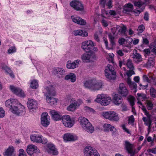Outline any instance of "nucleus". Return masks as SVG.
Listing matches in <instances>:
<instances>
[{
  "label": "nucleus",
  "mask_w": 156,
  "mask_h": 156,
  "mask_svg": "<svg viewBox=\"0 0 156 156\" xmlns=\"http://www.w3.org/2000/svg\"><path fill=\"white\" fill-rule=\"evenodd\" d=\"M137 95L138 96L137 100L143 101L147 98L146 95L144 94L137 93Z\"/></svg>",
  "instance_id": "obj_42"
},
{
  "label": "nucleus",
  "mask_w": 156,
  "mask_h": 156,
  "mask_svg": "<svg viewBox=\"0 0 156 156\" xmlns=\"http://www.w3.org/2000/svg\"><path fill=\"white\" fill-rule=\"evenodd\" d=\"M122 127L124 131L127 133L128 134H131L130 132L126 126L125 125L123 124L122 126Z\"/></svg>",
  "instance_id": "obj_59"
},
{
  "label": "nucleus",
  "mask_w": 156,
  "mask_h": 156,
  "mask_svg": "<svg viewBox=\"0 0 156 156\" xmlns=\"http://www.w3.org/2000/svg\"><path fill=\"white\" fill-rule=\"evenodd\" d=\"M1 66L2 69L5 70L6 72L7 71H9V72L10 71V69L9 68L7 65L5 63H2L1 64Z\"/></svg>",
  "instance_id": "obj_53"
},
{
  "label": "nucleus",
  "mask_w": 156,
  "mask_h": 156,
  "mask_svg": "<svg viewBox=\"0 0 156 156\" xmlns=\"http://www.w3.org/2000/svg\"><path fill=\"white\" fill-rule=\"evenodd\" d=\"M98 33L96 32L94 35V39L97 42H99L100 41L99 37H98Z\"/></svg>",
  "instance_id": "obj_56"
},
{
  "label": "nucleus",
  "mask_w": 156,
  "mask_h": 156,
  "mask_svg": "<svg viewBox=\"0 0 156 156\" xmlns=\"http://www.w3.org/2000/svg\"><path fill=\"white\" fill-rule=\"evenodd\" d=\"M50 114L52 118L55 120L58 121L62 119V116L61 113L54 110H51L50 112Z\"/></svg>",
  "instance_id": "obj_23"
},
{
  "label": "nucleus",
  "mask_w": 156,
  "mask_h": 156,
  "mask_svg": "<svg viewBox=\"0 0 156 156\" xmlns=\"http://www.w3.org/2000/svg\"><path fill=\"white\" fill-rule=\"evenodd\" d=\"M112 0H109L108 2L106 4L109 9H111L112 7Z\"/></svg>",
  "instance_id": "obj_64"
},
{
  "label": "nucleus",
  "mask_w": 156,
  "mask_h": 156,
  "mask_svg": "<svg viewBox=\"0 0 156 156\" xmlns=\"http://www.w3.org/2000/svg\"><path fill=\"white\" fill-rule=\"evenodd\" d=\"M36 150L38 152H40L39 151H38L37 147L32 144L28 145L26 150L27 154L30 156H32Z\"/></svg>",
  "instance_id": "obj_22"
},
{
  "label": "nucleus",
  "mask_w": 156,
  "mask_h": 156,
  "mask_svg": "<svg viewBox=\"0 0 156 156\" xmlns=\"http://www.w3.org/2000/svg\"><path fill=\"white\" fill-rule=\"evenodd\" d=\"M124 145L125 149L128 153L131 154L133 153V145L129 142L127 140L125 141Z\"/></svg>",
  "instance_id": "obj_27"
},
{
  "label": "nucleus",
  "mask_w": 156,
  "mask_h": 156,
  "mask_svg": "<svg viewBox=\"0 0 156 156\" xmlns=\"http://www.w3.org/2000/svg\"><path fill=\"white\" fill-rule=\"evenodd\" d=\"M84 109L87 112H88L94 113V110L92 108L88 107H85Z\"/></svg>",
  "instance_id": "obj_58"
},
{
  "label": "nucleus",
  "mask_w": 156,
  "mask_h": 156,
  "mask_svg": "<svg viewBox=\"0 0 156 156\" xmlns=\"http://www.w3.org/2000/svg\"><path fill=\"white\" fill-rule=\"evenodd\" d=\"M38 86V82L35 80H33L31 82L30 87L32 88L35 89Z\"/></svg>",
  "instance_id": "obj_39"
},
{
  "label": "nucleus",
  "mask_w": 156,
  "mask_h": 156,
  "mask_svg": "<svg viewBox=\"0 0 156 156\" xmlns=\"http://www.w3.org/2000/svg\"><path fill=\"white\" fill-rule=\"evenodd\" d=\"M128 100L129 103H130V105L133 106L134 104V101L135 99L132 96H129L128 98Z\"/></svg>",
  "instance_id": "obj_44"
},
{
  "label": "nucleus",
  "mask_w": 156,
  "mask_h": 156,
  "mask_svg": "<svg viewBox=\"0 0 156 156\" xmlns=\"http://www.w3.org/2000/svg\"><path fill=\"white\" fill-rule=\"evenodd\" d=\"M135 74V72L133 70L131 69L128 71L126 73V74L129 77H130L133 75Z\"/></svg>",
  "instance_id": "obj_61"
},
{
  "label": "nucleus",
  "mask_w": 156,
  "mask_h": 156,
  "mask_svg": "<svg viewBox=\"0 0 156 156\" xmlns=\"http://www.w3.org/2000/svg\"><path fill=\"white\" fill-rule=\"evenodd\" d=\"M62 122L66 127L71 128L74 125V122L71 119L70 116L68 115H64L62 118Z\"/></svg>",
  "instance_id": "obj_8"
},
{
  "label": "nucleus",
  "mask_w": 156,
  "mask_h": 156,
  "mask_svg": "<svg viewBox=\"0 0 156 156\" xmlns=\"http://www.w3.org/2000/svg\"><path fill=\"white\" fill-rule=\"evenodd\" d=\"M17 103H18V101L16 99H10L5 102V106L10 108L9 110L11 112V109L16 105Z\"/></svg>",
  "instance_id": "obj_21"
},
{
  "label": "nucleus",
  "mask_w": 156,
  "mask_h": 156,
  "mask_svg": "<svg viewBox=\"0 0 156 156\" xmlns=\"http://www.w3.org/2000/svg\"><path fill=\"white\" fill-rule=\"evenodd\" d=\"M133 9V6L132 4L129 3L126 4L123 7V12L124 13H127L131 12Z\"/></svg>",
  "instance_id": "obj_31"
},
{
  "label": "nucleus",
  "mask_w": 156,
  "mask_h": 156,
  "mask_svg": "<svg viewBox=\"0 0 156 156\" xmlns=\"http://www.w3.org/2000/svg\"><path fill=\"white\" fill-rule=\"evenodd\" d=\"M142 77L144 81L147 82L148 83H150V80L148 76L146 75H144Z\"/></svg>",
  "instance_id": "obj_52"
},
{
  "label": "nucleus",
  "mask_w": 156,
  "mask_h": 156,
  "mask_svg": "<svg viewBox=\"0 0 156 156\" xmlns=\"http://www.w3.org/2000/svg\"><path fill=\"white\" fill-rule=\"evenodd\" d=\"M102 115L105 119L111 121H117L119 119L118 114L113 111L103 112Z\"/></svg>",
  "instance_id": "obj_6"
},
{
  "label": "nucleus",
  "mask_w": 156,
  "mask_h": 156,
  "mask_svg": "<svg viewBox=\"0 0 156 156\" xmlns=\"http://www.w3.org/2000/svg\"><path fill=\"white\" fill-rule=\"evenodd\" d=\"M27 107L30 111H34L37 108V101L34 99H28L27 103Z\"/></svg>",
  "instance_id": "obj_16"
},
{
  "label": "nucleus",
  "mask_w": 156,
  "mask_h": 156,
  "mask_svg": "<svg viewBox=\"0 0 156 156\" xmlns=\"http://www.w3.org/2000/svg\"><path fill=\"white\" fill-rule=\"evenodd\" d=\"M143 11H141V9H135L133 10V12L136 16H138Z\"/></svg>",
  "instance_id": "obj_57"
},
{
  "label": "nucleus",
  "mask_w": 156,
  "mask_h": 156,
  "mask_svg": "<svg viewBox=\"0 0 156 156\" xmlns=\"http://www.w3.org/2000/svg\"><path fill=\"white\" fill-rule=\"evenodd\" d=\"M105 94H98L97 98L95 100V101L101 104L102 101L103 100L104 98L105 97Z\"/></svg>",
  "instance_id": "obj_37"
},
{
  "label": "nucleus",
  "mask_w": 156,
  "mask_h": 156,
  "mask_svg": "<svg viewBox=\"0 0 156 156\" xmlns=\"http://www.w3.org/2000/svg\"><path fill=\"white\" fill-rule=\"evenodd\" d=\"M53 71L57 77L59 78H62L66 74L65 70L61 68H55L53 69Z\"/></svg>",
  "instance_id": "obj_18"
},
{
  "label": "nucleus",
  "mask_w": 156,
  "mask_h": 156,
  "mask_svg": "<svg viewBox=\"0 0 156 156\" xmlns=\"http://www.w3.org/2000/svg\"><path fill=\"white\" fill-rule=\"evenodd\" d=\"M114 54L112 53H110L109 54V56L110 58V59L109 60V62H111L112 63H114L113 60V57H114Z\"/></svg>",
  "instance_id": "obj_60"
},
{
  "label": "nucleus",
  "mask_w": 156,
  "mask_h": 156,
  "mask_svg": "<svg viewBox=\"0 0 156 156\" xmlns=\"http://www.w3.org/2000/svg\"><path fill=\"white\" fill-rule=\"evenodd\" d=\"M150 94L151 97L153 98L156 97V90L151 87L150 89Z\"/></svg>",
  "instance_id": "obj_43"
},
{
  "label": "nucleus",
  "mask_w": 156,
  "mask_h": 156,
  "mask_svg": "<svg viewBox=\"0 0 156 156\" xmlns=\"http://www.w3.org/2000/svg\"><path fill=\"white\" fill-rule=\"evenodd\" d=\"M153 107V104L151 101L148 100L147 101V107L149 110H151Z\"/></svg>",
  "instance_id": "obj_45"
},
{
  "label": "nucleus",
  "mask_w": 156,
  "mask_h": 156,
  "mask_svg": "<svg viewBox=\"0 0 156 156\" xmlns=\"http://www.w3.org/2000/svg\"><path fill=\"white\" fill-rule=\"evenodd\" d=\"M129 86L131 90L134 93H136L137 91V84L136 83L133 82L130 84H129Z\"/></svg>",
  "instance_id": "obj_38"
},
{
  "label": "nucleus",
  "mask_w": 156,
  "mask_h": 156,
  "mask_svg": "<svg viewBox=\"0 0 156 156\" xmlns=\"http://www.w3.org/2000/svg\"><path fill=\"white\" fill-rule=\"evenodd\" d=\"M65 79L67 80H70L72 82L74 83L76 81V77L75 74L71 73L66 76Z\"/></svg>",
  "instance_id": "obj_32"
},
{
  "label": "nucleus",
  "mask_w": 156,
  "mask_h": 156,
  "mask_svg": "<svg viewBox=\"0 0 156 156\" xmlns=\"http://www.w3.org/2000/svg\"><path fill=\"white\" fill-rule=\"evenodd\" d=\"M79 120L82 128L88 132L92 133L94 130V128L91 124L86 118L80 117Z\"/></svg>",
  "instance_id": "obj_3"
},
{
  "label": "nucleus",
  "mask_w": 156,
  "mask_h": 156,
  "mask_svg": "<svg viewBox=\"0 0 156 156\" xmlns=\"http://www.w3.org/2000/svg\"><path fill=\"white\" fill-rule=\"evenodd\" d=\"M133 39L132 38H129L126 40V42L124 43L125 46L127 47L131 48L132 47Z\"/></svg>",
  "instance_id": "obj_40"
},
{
  "label": "nucleus",
  "mask_w": 156,
  "mask_h": 156,
  "mask_svg": "<svg viewBox=\"0 0 156 156\" xmlns=\"http://www.w3.org/2000/svg\"><path fill=\"white\" fill-rule=\"evenodd\" d=\"M126 40L124 38H122L119 39V43L121 45H123L126 42Z\"/></svg>",
  "instance_id": "obj_63"
},
{
  "label": "nucleus",
  "mask_w": 156,
  "mask_h": 156,
  "mask_svg": "<svg viewBox=\"0 0 156 156\" xmlns=\"http://www.w3.org/2000/svg\"><path fill=\"white\" fill-rule=\"evenodd\" d=\"M11 110V112L12 113L18 115H24L26 113L25 107L18 101V103H17L16 105Z\"/></svg>",
  "instance_id": "obj_5"
},
{
  "label": "nucleus",
  "mask_w": 156,
  "mask_h": 156,
  "mask_svg": "<svg viewBox=\"0 0 156 156\" xmlns=\"http://www.w3.org/2000/svg\"><path fill=\"white\" fill-rule=\"evenodd\" d=\"M74 34L76 36L80 35L83 37H86L88 36V33L87 32L80 30L74 31Z\"/></svg>",
  "instance_id": "obj_35"
},
{
  "label": "nucleus",
  "mask_w": 156,
  "mask_h": 156,
  "mask_svg": "<svg viewBox=\"0 0 156 156\" xmlns=\"http://www.w3.org/2000/svg\"><path fill=\"white\" fill-rule=\"evenodd\" d=\"M41 119V125L44 127H47L50 123V117L46 112L42 113Z\"/></svg>",
  "instance_id": "obj_9"
},
{
  "label": "nucleus",
  "mask_w": 156,
  "mask_h": 156,
  "mask_svg": "<svg viewBox=\"0 0 156 156\" xmlns=\"http://www.w3.org/2000/svg\"><path fill=\"white\" fill-rule=\"evenodd\" d=\"M93 56L91 54L84 53L81 56V59L84 62H89L91 60V58Z\"/></svg>",
  "instance_id": "obj_29"
},
{
  "label": "nucleus",
  "mask_w": 156,
  "mask_h": 156,
  "mask_svg": "<svg viewBox=\"0 0 156 156\" xmlns=\"http://www.w3.org/2000/svg\"><path fill=\"white\" fill-rule=\"evenodd\" d=\"M104 98L102 101L101 104L103 106H106L109 105L111 101V98L105 94V97Z\"/></svg>",
  "instance_id": "obj_34"
},
{
  "label": "nucleus",
  "mask_w": 156,
  "mask_h": 156,
  "mask_svg": "<svg viewBox=\"0 0 156 156\" xmlns=\"http://www.w3.org/2000/svg\"><path fill=\"white\" fill-rule=\"evenodd\" d=\"M144 26L143 25H141L138 27L137 31L139 33H141L144 31Z\"/></svg>",
  "instance_id": "obj_50"
},
{
  "label": "nucleus",
  "mask_w": 156,
  "mask_h": 156,
  "mask_svg": "<svg viewBox=\"0 0 156 156\" xmlns=\"http://www.w3.org/2000/svg\"><path fill=\"white\" fill-rule=\"evenodd\" d=\"M147 116V117H144L142 120L144 122L145 125L148 126L147 131L149 133L151 131L152 121L150 118V115Z\"/></svg>",
  "instance_id": "obj_24"
},
{
  "label": "nucleus",
  "mask_w": 156,
  "mask_h": 156,
  "mask_svg": "<svg viewBox=\"0 0 156 156\" xmlns=\"http://www.w3.org/2000/svg\"><path fill=\"white\" fill-rule=\"evenodd\" d=\"M16 50V49L14 47H12L8 49V52L9 54H11L15 52Z\"/></svg>",
  "instance_id": "obj_55"
},
{
  "label": "nucleus",
  "mask_w": 156,
  "mask_h": 156,
  "mask_svg": "<svg viewBox=\"0 0 156 156\" xmlns=\"http://www.w3.org/2000/svg\"><path fill=\"white\" fill-rule=\"evenodd\" d=\"M99 15L98 14H95L91 17V19L94 20L95 23H96L99 19Z\"/></svg>",
  "instance_id": "obj_49"
},
{
  "label": "nucleus",
  "mask_w": 156,
  "mask_h": 156,
  "mask_svg": "<svg viewBox=\"0 0 156 156\" xmlns=\"http://www.w3.org/2000/svg\"><path fill=\"white\" fill-rule=\"evenodd\" d=\"M42 137V136L40 134H34L30 136L31 140L37 143H41V138Z\"/></svg>",
  "instance_id": "obj_25"
},
{
  "label": "nucleus",
  "mask_w": 156,
  "mask_h": 156,
  "mask_svg": "<svg viewBox=\"0 0 156 156\" xmlns=\"http://www.w3.org/2000/svg\"><path fill=\"white\" fill-rule=\"evenodd\" d=\"M85 156H100L97 150L89 146H87L84 150Z\"/></svg>",
  "instance_id": "obj_7"
},
{
  "label": "nucleus",
  "mask_w": 156,
  "mask_h": 156,
  "mask_svg": "<svg viewBox=\"0 0 156 156\" xmlns=\"http://www.w3.org/2000/svg\"><path fill=\"white\" fill-rule=\"evenodd\" d=\"M80 62V60L77 59L74 61L73 62L69 60L67 61L66 64L67 68L68 69H73L78 66L79 63Z\"/></svg>",
  "instance_id": "obj_20"
},
{
  "label": "nucleus",
  "mask_w": 156,
  "mask_h": 156,
  "mask_svg": "<svg viewBox=\"0 0 156 156\" xmlns=\"http://www.w3.org/2000/svg\"><path fill=\"white\" fill-rule=\"evenodd\" d=\"M44 90L47 92L43 91L44 95L46 96L47 102L49 103L51 105H55L58 101V99L56 98L53 97H49L47 94L51 96H55L56 94L55 88L52 86L51 85L48 87H47L44 89Z\"/></svg>",
  "instance_id": "obj_1"
},
{
  "label": "nucleus",
  "mask_w": 156,
  "mask_h": 156,
  "mask_svg": "<svg viewBox=\"0 0 156 156\" xmlns=\"http://www.w3.org/2000/svg\"><path fill=\"white\" fill-rule=\"evenodd\" d=\"M4 156H16V154L14 147L11 145L5 150L3 153Z\"/></svg>",
  "instance_id": "obj_19"
},
{
  "label": "nucleus",
  "mask_w": 156,
  "mask_h": 156,
  "mask_svg": "<svg viewBox=\"0 0 156 156\" xmlns=\"http://www.w3.org/2000/svg\"><path fill=\"white\" fill-rule=\"evenodd\" d=\"M73 22L78 24L84 25L86 24V21L79 17H75L73 16H71Z\"/></svg>",
  "instance_id": "obj_26"
},
{
  "label": "nucleus",
  "mask_w": 156,
  "mask_h": 156,
  "mask_svg": "<svg viewBox=\"0 0 156 156\" xmlns=\"http://www.w3.org/2000/svg\"><path fill=\"white\" fill-rule=\"evenodd\" d=\"M134 120L135 119L133 115H132L129 118L128 122V124H130L131 125H133L134 122Z\"/></svg>",
  "instance_id": "obj_51"
},
{
  "label": "nucleus",
  "mask_w": 156,
  "mask_h": 156,
  "mask_svg": "<svg viewBox=\"0 0 156 156\" xmlns=\"http://www.w3.org/2000/svg\"><path fill=\"white\" fill-rule=\"evenodd\" d=\"M94 46L93 42L90 40H88L82 43L81 48L84 51L88 52L91 51V47Z\"/></svg>",
  "instance_id": "obj_10"
},
{
  "label": "nucleus",
  "mask_w": 156,
  "mask_h": 156,
  "mask_svg": "<svg viewBox=\"0 0 156 156\" xmlns=\"http://www.w3.org/2000/svg\"><path fill=\"white\" fill-rule=\"evenodd\" d=\"M118 93L123 97H126L128 95L129 90L124 83H122L119 84Z\"/></svg>",
  "instance_id": "obj_14"
},
{
  "label": "nucleus",
  "mask_w": 156,
  "mask_h": 156,
  "mask_svg": "<svg viewBox=\"0 0 156 156\" xmlns=\"http://www.w3.org/2000/svg\"><path fill=\"white\" fill-rule=\"evenodd\" d=\"M134 4L135 6L138 7L139 9H141V11H143L145 8V5L143 2L135 1L134 2Z\"/></svg>",
  "instance_id": "obj_33"
},
{
  "label": "nucleus",
  "mask_w": 156,
  "mask_h": 156,
  "mask_svg": "<svg viewBox=\"0 0 156 156\" xmlns=\"http://www.w3.org/2000/svg\"><path fill=\"white\" fill-rule=\"evenodd\" d=\"M10 90L14 94L18 96L24 97L25 95L23 91L20 88L11 85L10 86Z\"/></svg>",
  "instance_id": "obj_15"
},
{
  "label": "nucleus",
  "mask_w": 156,
  "mask_h": 156,
  "mask_svg": "<svg viewBox=\"0 0 156 156\" xmlns=\"http://www.w3.org/2000/svg\"><path fill=\"white\" fill-rule=\"evenodd\" d=\"M108 37L111 43V44L112 45V46H114L115 44V41H114V37L113 36H112L111 34L109 35Z\"/></svg>",
  "instance_id": "obj_47"
},
{
  "label": "nucleus",
  "mask_w": 156,
  "mask_h": 156,
  "mask_svg": "<svg viewBox=\"0 0 156 156\" xmlns=\"http://www.w3.org/2000/svg\"><path fill=\"white\" fill-rule=\"evenodd\" d=\"M63 138L64 141L67 142L76 140L78 139V137L77 136L74 135L72 133H66L64 135Z\"/></svg>",
  "instance_id": "obj_17"
},
{
  "label": "nucleus",
  "mask_w": 156,
  "mask_h": 156,
  "mask_svg": "<svg viewBox=\"0 0 156 156\" xmlns=\"http://www.w3.org/2000/svg\"><path fill=\"white\" fill-rule=\"evenodd\" d=\"M105 75L109 80H114L116 78V72L112 66L108 64L105 67Z\"/></svg>",
  "instance_id": "obj_4"
},
{
  "label": "nucleus",
  "mask_w": 156,
  "mask_h": 156,
  "mask_svg": "<svg viewBox=\"0 0 156 156\" xmlns=\"http://www.w3.org/2000/svg\"><path fill=\"white\" fill-rule=\"evenodd\" d=\"M133 57L135 63L139 64L143 61L141 55L139 53H136L133 55Z\"/></svg>",
  "instance_id": "obj_30"
},
{
  "label": "nucleus",
  "mask_w": 156,
  "mask_h": 156,
  "mask_svg": "<svg viewBox=\"0 0 156 156\" xmlns=\"http://www.w3.org/2000/svg\"><path fill=\"white\" fill-rule=\"evenodd\" d=\"M111 125L108 123H105L103 126V129L104 131L108 132L109 130Z\"/></svg>",
  "instance_id": "obj_46"
},
{
  "label": "nucleus",
  "mask_w": 156,
  "mask_h": 156,
  "mask_svg": "<svg viewBox=\"0 0 156 156\" xmlns=\"http://www.w3.org/2000/svg\"><path fill=\"white\" fill-rule=\"evenodd\" d=\"M84 85L85 87L91 90L96 91L102 89L104 84L101 81L93 79L86 81L84 83Z\"/></svg>",
  "instance_id": "obj_2"
},
{
  "label": "nucleus",
  "mask_w": 156,
  "mask_h": 156,
  "mask_svg": "<svg viewBox=\"0 0 156 156\" xmlns=\"http://www.w3.org/2000/svg\"><path fill=\"white\" fill-rule=\"evenodd\" d=\"M113 101L114 104L117 105H119L122 103L123 101L122 98L118 94H115L113 99Z\"/></svg>",
  "instance_id": "obj_28"
},
{
  "label": "nucleus",
  "mask_w": 156,
  "mask_h": 156,
  "mask_svg": "<svg viewBox=\"0 0 156 156\" xmlns=\"http://www.w3.org/2000/svg\"><path fill=\"white\" fill-rule=\"evenodd\" d=\"M126 65L127 67L129 69L132 70H133L134 69V66L131 60L128 59L127 60Z\"/></svg>",
  "instance_id": "obj_41"
},
{
  "label": "nucleus",
  "mask_w": 156,
  "mask_h": 156,
  "mask_svg": "<svg viewBox=\"0 0 156 156\" xmlns=\"http://www.w3.org/2000/svg\"><path fill=\"white\" fill-rule=\"evenodd\" d=\"M105 13L108 16H115L116 15L115 12V11L112 10L106 11Z\"/></svg>",
  "instance_id": "obj_48"
},
{
  "label": "nucleus",
  "mask_w": 156,
  "mask_h": 156,
  "mask_svg": "<svg viewBox=\"0 0 156 156\" xmlns=\"http://www.w3.org/2000/svg\"><path fill=\"white\" fill-rule=\"evenodd\" d=\"M5 116V111L2 108L0 107V118L3 117Z\"/></svg>",
  "instance_id": "obj_62"
},
{
  "label": "nucleus",
  "mask_w": 156,
  "mask_h": 156,
  "mask_svg": "<svg viewBox=\"0 0 156 156\" xmlns=\"http://www.w3.org/2000/svg\"><path fill=\"white\" fill-rule=\"evenodd\" d=\"M155 59L154 58H150L146 64V67L147 68L153 67L154 65Z\"/></svg>",
  "instance_id": "obj_36"
},
{
  "label": "nucleus",
  "mask_w": 156,
  "mask_h": 156,
  "mask_svg": "<svg viewBox=\"0 0 156 156\" xmlns=\"http://www.w3.org/2000/svg\"><path fill=\"white\" fill-rule=\"evenodd\" d=\"M126 30V27L124 26L119 29V32H120L121 35H124L125 33Z\"/></svg>",
  "instance_id": "obj_54"
},
{
  "label": "nucleus",
  "mask_w": 156,
  "mask_h": 156,
  "mask_svg": "<svg viewBox=\"0 0 156 156\" xmlns=\"http://www.w3.org/2000/svg\"><path fill=\"white\" fill-rule=\"evenodd\" d=\"M70 6L77 11H82L84 7L81 2L78 1H73L70 3Z\"/></svg>",
  "instance_id": "obj_13"
},
{
  "label": "nucleus",
  "mask_w": 156,
  "mask_h": 156,
  "mask_svg": "<svg viewBox=\"0 0 156 156\" xmlns=\"http://www.w3.org/2000/svg\"><path fill=\"white\" fill-rule=\"evenodd\" d=\"M46 151L49 154H52L54 155H57L58 154L57 150L55 146L51 143H48L45 147Z\"/></svg>",
  "instance_id": "obj_11"
},
{
  "label": "nucleus",
  "mask_w": 156,
  "mask_h": 156,
  "mask_svg": "<svg viewBox=\"0 0 156 156\" xmlns=\"http://www.w3.org/2000/svg\"><path fill=\"white\" fill-rule=\"evenodd\" d=\"M79 103L77 101H76L75 99L72 98L70 101V104L67 107V110L68 111H75L77 107L79 106L81 102Z\"/></svg>",
  "instance_id": "obj_12"
}]
</instances>
